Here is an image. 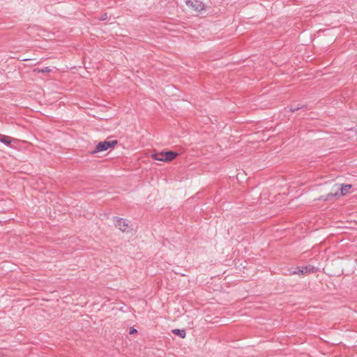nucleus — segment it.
I'll use <instances>...</instances> for the list:
<instances>
[{"mask_svg": "<svg viewBox=\"0 0 357 357\" xmlns=\"http://www.w3.org/2000/svg\"><path fill=\"white\" fill-rule=\"evenodd\" d=\"M307 109V106L305 105H303V104H295V105H292L290 106L289 107V111L291 112H297L300 109Z\"/></svg>", "mask_w": 357, "mask_h": 357, "instance_id": "nucleus-8", "label": "nucleus"}, {"mask_svg": "<svg viewBox=\"0 0 357 357\" xmlns=\"http://www.w3.org/2000/svg\"><path fill=\"white\" fill-rule=\"evenodd\" d=\"M337 196H338V192H335V193L329 192L326 195H322V196L319 197L318 198V200L326 202V201L331 200L333 198H334L335 197H337Z\"/></svg>", "mask_w": 357, "mask_h": 357, "instance_id": "nucleus-6", "label": "nucleus"}, {"mask_svg": "<svg viewBox=\"0 0 357 357\" xmlns=\"http://www.w3.org/2000/svg\"><path fill=\"white\" fill-rule=\"evenodd\" d=\"M317 271V268L311 266L307 265L303 267H298L296 270L290 271V273L292 274H297V275H305L307 273H314Z\"/></svg>", "mask_w": 357, "mask_h": 357, "instance_id": "nucleus-3", "label": "nucleus"}, {"mask_svg": "<svg viewBox=\"0 0 357 357\" xmlns=\"http://www.w3.org/2000/svg\"><path fill=\"white\" fill-rule=\"evenodd\" d=\"M352 185L350 184H342L341 188H339L340 194L338 195L344 196L347 194L349 190L351 188Z\"/></svg>", "mask_w": 357, "mask_h": 357, "instance_id": "nucleus-7", "label": "nucleus"}, {"mask_svg": "<svg viewBox=\"0 0 357 357\" xmlns=\"http://www.w3.org/2000/svg\"><path fill=\"white\" fill-rule=\"evenodd\" d=\"M115 225L120 230L122 231H128L129 229V225L127 220L123 218H119L116 220Z\"/></svg>", "mask_w": 357, "mask_h": 357, "instance_id": "nucleus-5", "label": "nucleus"}, {"mask_svg": "<svg viewBox=\"0 0 357 357\" xmlns=\"http://www.w3.org/2000/svg\"><path fill=\"white\" fill-rule=\"evenodd\" d=\"M186 4L190 6L196 11H200L204 9V4L199 0H188Z\"/></svg>", "mask_w": 357, "mask_h": 357, "instance_id": "nucleus-4", "label": "nucleus"}, {"mask_svg": "<svg viewBox=\"0 0 357 357\" xmlns=\"http://www.w3.org/2000/svg\"><path fill=\"white\" fill-rule=\"evenodd\" d=\"M107 13H103V14L102 15L101 17L100 18V20L103 21V20H107Z\"/></svg>", "mask_w": 357, "mask_h": 357, "instance_id": "nucleus-12", "label": "nucleus"}, {"mask_svg": "<svg viewBox=\"0 0 357 357\" xmlns=\"http://www.w3.org/2000/svg\"><path fill=\"white\" fill-rule=\"evenodd\" d=\"M137 333V330L135 329V328H132L130 331V334H133V333Z\"/></svg>", "mask_w": 357, "mask_h": 357, "instance_id": "nucleus-13", "label": "nucleus"}, {"mask_svg": "<svg viewBox=\"0 0 357 357\" xmlns=\"http://www.w3.org/2000/svg\"><path fill=\"white\" fill-rule=\"evenodd\" d=\"M0 142L9 146L11 143V139L10 137L0 134Z\"/></svg>", "mask_w": 357, "mask_h": 357, "instance_id": "nucleus-9", "label": "nucleus"}, {"mask_svg": "<svg viewBox=\"0 0 357 357\" xmlns=\"http://www.w3.org/2000/svg\"><path fill=\"white\" fill-rule=\"evenodd\" d=\"M172 333L182 338H184L186 335L185 331L183 329H174L172 331Z\"/></svg>", "mask_w": 357, "mask_h": 357, "instance_id": "nucleus-10", "label": "nucleus"}, {"mask_svg": "<svg viewBox=\"0 0 357 357\" xmlns=\"http://www.w3.org/2000/svg\"><path fill=\"white\" fill-rule=\"evenodd\" d=\"M178 153L177 152L168 151L155 153L151 155L152 158L161 162H170L174 160Z\"/></svg>", "mask_w": 357, "mask_h": 357, "instance_id": "nucleus-1", "label": "nucleus"}, {"mask_svg": "<svg viewBox=\"0 0 357 357\" xmlns=\"http://www.w3.org/2000/svg\"><path fill=\"white\" fill-rule=\"evenodd\" d=\"M117 140L100 142L95 146L94 149L91 151L90 153L91 154H95L96 153L107 151L109 148L114 147L116 144H117Z\"/></svg>", "mask_w": 357, "mask_h": 357, "instance_id": "nucleus-2", "label": "nucleus"}, {"mask_svg": "<svg viewBox=\"0 0 357 357\" xmlns=\"http://www.w3.org/2000/svg\"><path fill=\"white\" fill-rule=\"evenodd\" d=\"M35 70L38 71V73H50L52 71V69L49 66H47L44 68L36 69Z\"/></svg>", "mask_w": 357, "mask_h": 357, "instance_id": "nucleus-11", "label": "nucleus"}]
</instances>
